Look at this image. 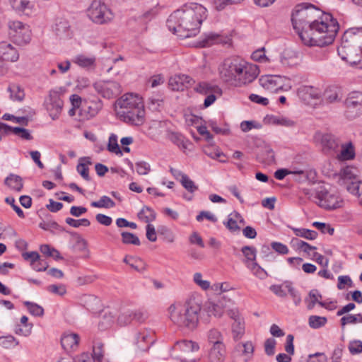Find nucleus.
Here are the masks:
<instances>
[{"label":"nucleus","instance_id":"nucleus-1","mask_svg":"<svg viewBox=\"0 0 362 362\" xmlns=\"http://www.w3.org/2000/svg\"><path fill=\"white\" fill-rule=\"evenodd\" d=\"M313 8L312 4L298 5L291 16L293 28L305 45H329L339 30V23L329 13H324L320 20H313Z\"/></svg>","mask_w":362,"mask_h":362},{"label":"nucleus","instance_id":"nucleus-2","mask_svg":"<svg viewBox=\"0 0 362 362\" xmlns=\"http://www.w3.org/2000/svg\"><path fill=\"white\" fill-rule=\"evenodd\" d=\"M206 8L202 5L192 3L174 11L168 18V29L182 38L195 36L202 21L206 18Z\"/></svg>","mask_w":362,"mask_h":362},{"label":"nucleus","instance_id":"nucleus-3","mask_svg":"<svg viewBox=\"0 0 362 362\" xmlns=\"http://www.w3.org/2000/svg\"><path fill=\"white\" fill-rule=\"evenodd\" d=\"M168 311L170 318L174 324L180 327L193 330L199 322L201 305L195 299H189L183 304L171 305Z\"/></svg>","mask_w":362,"mask_h":362},{"label":"nucleus","instance_id":"nucleus-4","mask_svg":"<svg viewBox=\"0 0 362 362\" xmlns=\"http://www.w3.org/2000/svg\"><path fill=\"white\" fill-rule=\"evenodd\" d=\"M342 60L351 65L362 64V38L361 28H352L344 33L337 49Z\"/></svg>","mask_w":362,"mask_h":362},{"label":"nucleus","instance_id":"nucleus-5","mask_svg":"<svg viewBox=\"0 0 362 362\" xmlns=\"http://www.w3.org/2000/svg\"><path fill=\"white\" fill-rule=\"evenodd\" d=\"M308 198L318 206L326 209H335L341 206L338 196L328 192L324 187L320 186L313 192H307Z\"/></svg>","mask_w":362,"mask_h":362},{"label":"nucleus","instance_id":"nucleus-6","mask_svg":"<svg viewBox=\"0 0 362 362\" xmlns=\"http://www.w3.org/2000/svg\"><path fill=\"white\" fill-rule=\"evenodd\" d=\"M197 343L189 340L177 341L172 347L170 356L180 362H194L193 353L199 350Z\"/></svg>","mask_w":362,"mask_h":362},{"label":"nucleus","instance_id":"nucleus-7","mask_svg":"<svg viewBox=\"0 0 362 362\" xmlns=\"http://www.w3.org/2000/svg\"><path fill=\"white\" fill-rule=\"evenodd\" d=\"M8 35L10 40L18 45H25L31 40V31L28 25L18 21L8 23Z\"/></svg>","mask_w":362,"mask_h":362},{"label":"nucleus","instance_id":"nucleus-8","mask_svg":"<svg viewBox=\"0 0 362 362\" xmlns=\"http://www.w3.org/2000/svg\"><path fill=\"white\" fill-rule=\"evenodd\" d=\"M88 16L95 23L105 24L110 22L113 18L112 11L101 0H93L88 8Z\"/></svg>","mask_w":362,"mask_h":362},{"label":"nucleus","instance_id":"nucleus-9","mask_svg":"<svg viewBox=\"0 0 362 362\" xmlns=\"http://www.w3.org/2000/svg\"><path fill=\"white\" fill-rule=\"evenodd\" d=\"M242 61L239 59H226L220 69L221 78L226 82L235 86L238 74L242 70Z\"/></svg>","mask_w":362,"mask_h":362},{"label":"nucleus","instance_id":"nucleus-10","mask_svg":"<svg viewBox=\"0 0 362 362\" xmlns=\"http://www.w3.org/2000/svg\"><path fill=\"white\" fill-rule=\"evenodd\" d=\"M345 116L353 119L362 115V93L353 91L345 100Z\"/></svg>","mask_w":362,"mask_h":362},{"label":"nucleus","instance_id":"nucleus-11","mask_svg":"<svg viewBox=\"0 0 362 362\" xmlns=\"http://www.w3.org/2000/svg\"><path fill=\"white\" fill-rule=\"evenodd\" d=\"M95 90L103 98L112 99L122 93V87L115 81H99L93 84Z\"/></svg>","mask_w":362,"mask_h":362},{"label":"nucleus","instance_id":"nucleus-12","mask_svg":"<svg viewBox=\"0 0 362 362\" xmlns=\"http://www.w3.org/2000/svg\"><path fill=\"white\" fill-rule=\"evenodd\" d=\"M255 346L251 341L238 343L232 353L233 362H249L253 357Z\"/></svg>","mask_w":362,"mask_h":362},{"label":"nucleus","instance_id":"nucleus-13","mask_svg":"<svg viewBox=\"0 0 362 362\" xmlns=\"http://www.w3.org/2000/svg\"><path fill=\"white\" fill-rule=\"evenodd\" d=\"M154 341V333L151 329H144L140 330L135 334L133 341L135 351H148Z\"/></svg>","mask_w":362,"mask_h":362},{"label":"nucleus","instance_id":"nucleus-14","mask_svg":"<svg viewBox=\"0 0 362 362\" xmlns=\"http://www.w3.org/2000/svg\"><path fill=\"white\" fill-rule=\"evenodd\" d=\"M242 70L238 73L235 86H240L252 82L259 74V69L257 65L242 61Z\"/></svg>","mask_w":362,"mask_h":362},{"label":"nucleus","instance_id":"nucleus-15","mask_svg":"<svg viewBox=\"0 0 362 362\" xmlns=\"http://www.w3.org/2000/svg\"><path fill=\"white\" fill-rule=\"evenodd\" d=\"M297 94L305 104L314 105L317 104V101H320L322 90L313 86H301L298 88Z\"/></svg>","mask_w":362,"mask_h":362},{"label":"nucleus","instance_id":"nucleus-16","mask_svg":"<svg viewBox=\"0 0 362 362\" xmlns=\"http://www.w3.org/2000/svg\"><path fill=\"white\" fill-rule=\"evenodd\" d=\"M255 144L257 148V160L259 163L269 165L274 162V152L269 144L261 139H256Z\"/></svg>","mask_w":362,"mask_h":362},{"label":"nucleus","instance_id":"nucleus-17","mask_svg":"<svg viewBox=\"0 0 362 362\" xmlns=\"http://www.w3.org/2000/svg\"><path fill=\"white\" fill-rule=\"evenodd\" d=\"M120 117L123 121L133 125L139 126L144 122L145 110L144 105L129 110H121Z\"/></svg>","mask_w":362,"mask_h":362},{"label":"nucleus","instance_id":"nucleus-18","mask_svg":"<svg viewBox=\"0 0 362 362\" xmlns=\"http://www.w3.org/2000/svg\"><path fill=\"white\" fill-rule=\"evenodd\" d=\"M230 38L228 36L221 35L214 33L204 34L197 42V46L199 47H211L216 44H228Z\"/></svg>","mask_w":362,"mask_h":362},{"label":"nucleus","instance_id":"nucleus-19","mask_svg":"<svg viewBox=\"0 0 362 362\" xmlns=\"http://www.w3.org/2000/svg\"><path fill=\"white\" fill-rule=\"evenodd\" d=\"M63 104L59 93L57 90H50L49 102L47 104V110L53 119L58 117L62 110Z\"/></svg>","mask_w":362,"mask_h":362},{"label":"nucleus","instance_id":"nucleus-20","mask_svg":"<svg viewBox=\"0 0 362 362\" xmlns=\"http://www.w3.org/2000/svg\"><path fill=\"white\" fill-rule=\"evenodd\" d=\"M259 84L271 92H277L283 88V78L277 75H265L259 79Z\"/></svg>","mask_w":362,"mask_h":362},{"label":"nucleus","instance_id":"nucleus-21","mask_svg":"<svg viewBox=\"0 0 362 362\" xmlns=\"http://www.w3.org/2000/svg\"><path fill=\"white\" fill-rule=\"evenodd\" d=\"M322 150L325 153L332 154L339 151L340 141L331 134H325L321 139Z\"/></svg>","mask_w":362,"mask_h":362},{"label":"nucleus","instance_id":"nucleus-22","mask_svg":"<svg viewBox=\"0 0 362 362\" xmlns=\"http://www.w3.org/2000/svg\"><path fill=\"white\" fill-rule=\"evenodd\" d=\"M139 98L132 93H127L117 100L116 105L122 110H129L137 107L142 104L139 102Z\"/></svg>","mask_w":362,"mask_h":362},{"label":"nucleus","instance_id":"nucleus-23","mask_svg":"<svg viewBox=\"0 0 362 362\" xmlns=\"http://www.w3.org/2000/svg\"><path fill=\"white\" fill-rule=\"evenodd\" d=\"M19 58L18 50L11 44L0 42V59L6 62H16Z\"/></svg>","mask_w":362,"mask_h":362},{"label":"nucleus","instance_id":"nucleus-24","mask_svg":"<svg viewBox=\"0 0 362 362\" xmlns=\"http://www.w3.org/2000/svg\"><path fill=\"white\" fill-rule=\"evenodd\" d=\"M192 78L187 75H176L169 79V86L173 90H183L191 84Z\"/></svg>","mask_w":362,"mask_h":362},{"label":"nucleus","instance_id":"nucleus-25","mask_svg":"<svg viewBox=\"0 0 362 362\" xmlns=\"http://www.w3.org/2000/svg\"><path fill=\"white\" fill-rule=\"evenodd\" d=\"M10 4L19 14L30 16L33 12V5L30 0H10Z\"/></svg>","mask_w":362,"mask_h":362},{"label":"nucleus","instance_id":"nucleus-26","mask_svg":"<svg viewBox=\"0 0 362 362\" xmlns=\"http://www.w3.org/2000/svg\"><path fill=\"white\" fill-rule=\"evenodd\" d=\"M226 356L224 344L213 345L209 354V362H223Z\"/></svg>","mask_w":362,"mask_h":362},{"label":"nucleus","instance_id":"nucleus-27","mask_svg":"<svg viewBox=\"0 0 362 362\" xmlns=\"http://www.w3.org/2000/svg\"><path fill=\"white\" fill-rule=\"evenodd\" d=\"M79 336L76 333H64L61 338V344L63 349L68 351L77 347Z\"/></svg>","mask_w":362,"mask_h":362},{"label":"nucleus","instance_id":"nucleus-28","mask_svg":"<svg viewBox=\"0 0 362 362\" xmlns=\"http://www.w3.org/2000/svg\"><path fill=\"white\" fill-rule=\"evenodd\" d=\"M341 97H339V90L336 88H328L325 90L322 93L320 100L322 105H329L339 102Z\"/></svg>","mask_w":362,"mask_h":362},{"label":"nucleus","instance_id":"nucleus-29","mask_svg":"<svg viewBox=\"0 0 362 362\" xmlns=\"http://www.w3.org/2000/svg\"><path fill=\"white\" fill-rule=\"evenodd\" d=\"M232 337L237 341L243 338L245 332V321L243 319H237L231 324Z\"/></svg>","mask_w":362,"mask_h":362},{"label":"nucleus","instance_id":"nucleus-30","mask_svg":"<svg viewBox=\"0 0 362 362\" xmlns=\"http://www.w3.org/2000/svg\"><path fill=\"white\" fill-rule=\"evenodd\" d=\"M355 151L351 142L341 145V150L337 155L339 160H349L354 158Z\"/></svg>","mask_w":362,"mask_h":362},{"label":"nucleus","instance_id":"nucleus-31","mask_svg":"<svg viewBox=\"0 0 362 362\" xmlns=\"http://www.w3.org/2000/svg\"><path fill=\"white\" fill-rule=\"evenodd\" d=\"M5 185L13 190L21 192L23 187V179L21 176L11 173L5 179Z\"/></svg>","mask_w":362,"mask_h":362},{"label":"nucleus","instance_id":"nucleus-32","mask_svg":"<svg viewBox=\"0 0 362 362\" xmlns=\"http://www.w3.org/2000/svg\"><path fill=\"white\" fill-rule=\"evenodd\" d=\"M138 218L141 220L150 224L156 218V213L154 210L147 206H144L141 211L138 213Z\"/></svg>","mask_w":362,"mask_h":362},{"label":"nucleus","instance_id":"nucleus-33","mask_svg":"<svg viewBox=\"0 0 362 362\" xmlns=\"http://www.w3.org/2000/svg\"><path fill=\"white\" fill-rule=\"evenodd\" d=\"M168 139L180 148L183 149H186L187 148L189 141L180 133L170 132L168 133Z\"/></svg>","mask_w":362,"mask_h":362},{"label":"nucleus","instance_id":"nucleus-34","mask_svg":"<svg viewBox=\"0 0 362 362\" xmlns=\"http://www.w3.org/2000/svg\"><path fill=\"white\" fill-rule=\"evenodd\" d=\"M69 23L66 20H59L54 25V30L59 37H68L69 35Z\"/></svg>","mask_w":362,"mask_h":362},{"label":"nucleus","instance_id":"nucleus-35","mask_svg":"<svg viewBox=\"0 0 362 362\" xmlns=\"http://www.w3.org/2000/svg\"><path fill=\"white\" fill-rule=\"evenodd\" d=\"M241 252L245 257L244 262L247 267V264H251L254 263V262H256L257 250L255 247L248 245L243 246L241 248Z\"/></svg>","mask_w":362,"mask_h":362},{"label":"nucleus","instance_id":"nucleus-36","mask_svg":"<svg viewBox=\"0 0 362 362\" xmlns=\"http://www.w3.org/2000/svg\"><path fill=\"white\" fill-rule=\"evenodd\" d=\"M293 231L296 236L301 237L310 240L316 239L318 235L315 230L303 228H293Z\"/></svg>","mask_w":362,"mask_h":362},{"label":"nucleus","instance_id":"nucleus-37","mask_svg":"<svg viewBox=\"0 0 362 362\" xmlns=\"http://www.w3.org/2000/svg\"><path fill=\"white\" fill-rule=\"evenodd\" d=\"M10 92V98L13 100L21 102L25 98V93L18 85L12 84L8 88Z\"/></svg>","mask_w":362,"mask_h":362},{"label":"nucleus","instance_id":"nucleus-38","mask_svg":"<svg viewBox=\"0 0 362 362\" xmlns=\"http://www.w3.org/2000/svg\"><path fill=\"white\" fill-rule=\"evenodd\" d=\"M103 107V101L100 99L91 100L88 103V114L90 117H93L96 116Z\"/></svg>","mask_w":362,"mask_h":362},{"label":"nucleus","instance_id":"nucleus-39","mask_svg":"<svg viewBox=\"0 0 362 362\" xmlns=\"http://www.w3.org/2000/svg\"><path fill=\"white\" fill-rule=\"evenodd\" d=\"M194 90L197 93L203 94V95H209L213 92H218L219 88L216 86H212L206 82L199 83L195 88Z\"/></svg>","mask_w":362,"mask_h":362},{"label":"nucleus","instance_id":"nucleus-40","mask_svg":"<svg viewBox=\"0 0 362 362\" xmlns=\"http://www.w3.org/2000/svg\"><path fill=\"white\" fill-rule=\"evenodd\" d=\"M82 301L84 303V306L90 311H95L97 310L96 306L99 303V299L93 295H85L82 298Z\"/></svg>","mask_w":362,"mask_h":362},{"label":"nucleus","instance_id":"nucleus-41","mask_svg":"<svg viewBox=\"0 0 362 362\" xmlns=\"http://www.w3.org/2000/svg\"><path fill=\"white\" fill-rule=\"evenodd\" d=\"M90 205L96 208L110 209L115 206V203L107 196H103L98 202H91Z\"/></svg>","mask_w":362,"mask_h":362},{"label":"nucleus","instance_id":"nucleus-42","mask_svg":"<svg viewBox=\"0 0 362 362\" xmlns=\"http://www.w3.org/2000/svg\"><path fill=\"white\" fill-rule=\"evenodd\" d=\"M75 62L81 67H91L95 65V58L81 54L76 57Z\"/></svg>","mask_w":362,"mask_h":362},{"label":"nucleus","instance_id":"nucleus-43","mask_svg":"<svg viewBox=\"0 0 362 362\" xmlns=\"http://www.w3.org/2000/svg\"><path fill=\"white\" fill-rule=\"evenodd\" d=\"M23 304L32 315L35 317H42L44 315V309L38 304L30 301H25Z\"/></svg>","mask_w":362,"mask_h":362},{"label":"nucleus","instance_id":"nucleus-44","mask_svg":"<svg viewBox=\"0 0 362 362\" xmlns=\"http://www.w3.org/2000/svg\"><path fill=\"white\" fill-rule=\"evenodd\" d=\"M327 322V317L317 315H311L308 319L309 326L313 329H319Z\"/></svg>","mask_w":362,"mask_h":362},{"label":"nucleus","instance_id":"nucleus-45","mask_svg":"<svg viewBox=\"0 0 362 362\" xmlns=\"http://www.w3.org/2000/svg\"><path fill=\"white\" fill-rule=\"evenodd\" d=\"M284 286L293 298L294 304L296 305H298L301 303V296L300 293L293 287L292 284L289 281L285 282Z\"/></svg>","mask_w":362,"mask_h":362},{"label":"nucleus","instance_id":"nucleus-46","mask_svg":"<svg viewBox=\"0 0 362 362\" xmlns=\"http://www.w3.org/2000/svg\"><path fill=\"white\" fill-rule=\"evenodd\" d=\"M247 268L255 275L257 277L264 279L267 276V272L262 269L257 262L254 263L247 264Z\"/></svg>","mask_w":362,"mask_h":362},{"label":"nucleus","instance_id":"nucleus-47","mask_svg":"<svg viewBox=\"0 0 362 362\" xmlns=\"http://www.w3.org/2000/svg\"><path fill=\"white\" fill-rule=\"evenodd\" d=\"M291 244L297 249L302 250L305 252H308L310 250H315L317 249L316 247L312 246L308 243L296 238H293L291 240Z\"/></svg>","mask_w":362,"mask_h":362},{"label":"nucleus","instance_id":"nucleus-48","mask_svg":"<svg viewBox=\"0 0 362 362\" xmlns=\"http://www.w3.org/2000/svg\"><path fill=\"white\" fill-rule=\"evenodd\" d=\"M122 241L124 244L140 245L141 243L139 238L134 233L129 232H122L121 233Z\"/></svg>","mask_w":362,"mask_h":362},{"label":"nucleus","instance_id":"nucleus-49","mask_svg":"<svg viewBox=\"0 0 362 362\" xmlns=\"http://www.w3.org/2000/svg\"><path fill=\"white\" fill-rule=\"evenodd\" d=\"M208 339L209 343L213 345H216V344H223V336L221 333L216 329H211L209 330L208 333Z\"/></svg>","mask_w":362,"mask_h":362},{"label":"nucleus","instance_id":"nucleus-50","mask_svg":"<svg viewBox=\"0 0 362 362\" xmlns=\"http://www.w3.org/2000/svg\"><path fill=\"white\" fill-rule=\"evenodd\" d=\"M93 358L94 362H101L103 358V344L96 342L93 346Z\"/></svg>","mask_w":362,"mask_h":362},{"label":"nucleus","instance_id":"nucleus-51","mask_svg":"<svg viewBox=\"0 0 362 362\" xmlns=\"http://www.w3.org/2000/svg\"><path fill=\"white\" fill-rule=\"evenodd\" d=\"M206 310L209 315L221 317L223 313V308L218 304L209 302L206 305Z\"/></svg>","mask_w":362,"mask_h":362},{"label":"nucleus","instance_id":"nucleus-52","mask_svg":"<svg viewBox=\"0 0 362 362\" xmlns=\"http://www.w3.org/2000/svg\"><path fill=\"white\" fill-rule=\"evenodd\" d=\"M129 266L139 273H144L146 270V264L139 257H134Z\"/></svg>","mask_w":362,"mask_h":362},{"label":"nucleus","instance_id":"nucleus-53","mask_svg":"<svg viewBox=\"0 0 362 362\" xmlns=\"http://www.w3.org/2000/svg\"><path fill=\"white\" fill-rule=\"evenodd\" d=\"M107 150L112 153H115L116 154H122V151L120 148L117 144V135L112 134L109 137L108 144H107Z\"/></svg>","mask_w":362,"mask_h":362},{"label":"nucleus","instance_id":"nucleus-54","mask_svg":"<svg viewBox=\"0 0 362 362\" xmlns=\"http://www.w3.org/2000/svg\"><path fill=\"white\" fill-rule=\"evenodd\" d=\"M180 182L183 187L190 193H194L198 189V187L187 175H182Z\"/></svg>","mask_w":362,"mask_h":362},{"label":"nucleus","instance_id":"nucleus-55","mask_svg":"<svg viewBox=\"0 0 362 362\" xmlns=\"http://www.w3.org/2000/svg\"><path fill=\"white\" fill-rule=\"evenodd\" d=\"M308 296L310 300L308 303L307 308L312 310L314 308L316 303L318 304V298H322V295L317 289H313L309 292Z\"/></svg>","mask_w":362,"mask_h":362},{"label":"nucleus","instance_id":"nucleus-56","mask_svg":"<svg viewBox=\"0 0 362 362\" xmlns=\"http://www.w3.org/2000/svg\"><path fill=\"white\" fill-rule=\"evenodd\" d=\"M65 221L68 225H69L74 228H78L81 226L88 227L90 225V221L87 218H81V219L76 220V219H74L72 218L68 217L66 218Z\"/></svg>","mask_w":362,"mask_h":362},{"label":"nucleus","instance_id":"nucleus-57","mask_svg":"<svg viewBox=\"0 0 362 362\" xmlns=\"http://www.w3.org/2000/svg\"><path fill=\"white\" fill-rule=\"evenodd\" d=\"M39 226L40 228H42L45 230H58L59 231L64 230L63 227H62L57 222L53 221L41 222V223H40Z\"/></svg>","mask_w":362,"mask_h":362},{"label":"nucleus","instance_id":"nucleus-58","mask_svg":"<svg viewBox=\"0 0 362 362\" xmlns=\"http://www.w3.org/2000/svg\"><path fill=\"white\" fill-rule=\"evenodd\" d=\"M293 174H300V175H303L304 177H305V173L302 170L293 172V171H291L286 168L278 169L274 173V177L276 179H277L279 180H282L283 179H284V177L286 175H288L289 174H293Z\"/></svg>","mask_w":362,"mask_h":362},{"label":"nucleus","instance_id":"nucleus-59","mask_svg":"<svg viewBox=\"0 0 362 362\" xmlns=\"http://www.w3.org/2000/svg\"><path fill=\"white\" fill-rule=\"evenodd\" d=\"M262 258L266 261H272L275 258L274 252L267 245H263L260 250Z\"/></svg>","mask_w":362,"mask_h":362},{"label":"nucleus","instance_id":"nucleus-60","mask_svg":"<svg viewBox=\"0 0 362 362\" xmlns=\"http://www.w3.org/2000/svg\"><path fill=\"white\" fill-rule=\"evenodd\" d=\"M193 280L194 283L203 290L206 291L210 287V282L206 280H203L202 274L199 272H197L194 274Z\"/></svg>","mask_w":362,"mask_h":362},{"label":"nucleus","instance_id":"nucleus-61","mask_svg":"<svg viewBox=\"0 0 362 362\" xmlns=\"http://www.w3.org/2000/svg\"><path fill=\"white\" fill-rule=\"evenodd\" d=\"M132 314V312L130 310L121 313L117 319L119 324L121 325H127L134 321Z\"/></svg>","mask_w":362,"mask_h":362},{"label":"nucleus","instance_id":"nucleus-62","mask_svg":"<svg viewBox=\"0 0 362 362\" xmlns=\"http://www.w3.org/2000/svg\"><path fill=\"white\" fill-rule=\"evenodd\" d=\"M349 350L352 355L362 353V341L361 340H353L349 342Z\"/></svg>","mask_w":362,"mask_h":362},{"label":"nucleus","instance_id":"nucleus-63","mask_svg":"<svg viewBox=\"0 0 362 362\" xmlns=\"http://www.w3.org/2000/svg\"><path fill=\"white\" fill-rule=\"evenodd\" d=\"M262 125L255 121H243L240 123V129L244 132H247L252 129H259Z\"/></svg>","mask_w":362,"mask_h":362},{"label":"nucleus","instance_id":"nucleus-64","mask_svg":"<svg viewBox=\"0 0 362 362\" xmlns=\"http://www.w3.org/2000/svg\"><path fill=\"white\" fill-rule=\"evenodd\" d=\"M276 340L274 338H269L264 342V351L267 355L272 356L275 352Z\"/></svg>","mask_w":362,"mask_h":362}]
</instances>
